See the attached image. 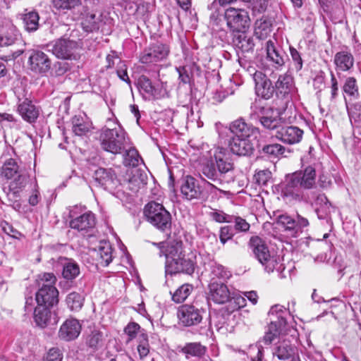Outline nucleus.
Listing matches in <instances>:
<instances>
[{
    "instance_id": "f257e3e1",
    "label": "nucleus",
    "mask_w": 361,
    "mask_h": 361,
    "mask_svg": "<svg viewBox=\"0 0 361 361\" xmlns=\"http://www.w3.org/2000/svg\"><path fill=\"white\" fill-rule=\"evenodd\" d=\"M123 154V171L118 176V181L128 190V195L135 194L146 184V175L136 169L142 161L137 149L131 145L130 140L125 130L114 117V154Z\"/></svg>"
},
{
    "instance_id": "f03ea898",
    "label": "nucleus",
    "mask_w": 361,
    "mask_h": 361,
    "mask_svg": "<svg viewBox=\"0 0 361 361\" xmlns=\"http://www.w3.org/2000/svg\"><path fill=\"white\" fill-rule=\"evenodd\" d=\"M316 170L312 166H307L303 171L293 173L286 178V183L282 190V195L290 202L303 201L312 203L308 192L302 188L311 189L315 185Z\"/></svg>"
},
{
    "instance_id": "7ed1b4c3",
    "label": "nucleus",
    "mask_w": 361,
    "mask_h": 361,
    "mask_svg": "<svg viewBox=\"0 0 361 361\" xmlns=\"http://www.w3.org/2000/svg\"><path fill=\"white\" fill-rule=\"evenodd\" d=\"M233 168V163L228 150L217 147L213 149L211 163L203 166L202 173L207 178L221 183L222 178L231 172Z\"/></svg>"
},
{
    "instance_id": "20e7f679",
    "label": "nucleus",
    "mask_w": 361,
    "mask_h": 361,
    "mask_svg": "<svg viewBox=\"0 0 361 361\" xmlns=\"http://www.w3.org/2000/svg\"><path fill=\"white\" fill-rule=\"evenodd\" d=\"M250 246L255 258L264 267V270L271 273L276 270L280 278L286 277L285 267L281 263V258L274 253H271L265 242L258 236L252 237Z\"/></svg>"
},
{
    "instance_id": "39448f33",
    "label": "nucleus",
    "mask_w": 361,
    "mask_h": 361,
    "mask_svg": "<svg viewBox=\"0 0 361 361\" xmlns=\"http://www.w3.org/2000/svg\"><path fill=\"white\" fill-rule=\"evenodd\" d=\"M1 178L11 180L8 185V196L16 198L26 186L28 183V176L25 171L20 168L16 159L10 158L6 159L0 169Z\"/></svg>"
},
{
    "instance_id": "423d86ee",
    "label": "nucleus",
    "mask_w": 361,
    "mask_h": 361,
    "mask_svg": "<svg viewBox=\"0 0 361 361\" xmlns=\"http://www.w3.org/2000/svg\"><path fill=\"white\" fill-rule=\"evenodd\" d=\"M144 214L151 224L161 231H169L171 226V214L164 207L156 202L147 203L144 208Z\"/></svg>"
},
{
    "instance_id": "0eeeda50",
    "label": "nucleus",
    "mask_w": 361,
    "mask_h": 361,
    "mask_svg": "<svg viewBox=\"0 0 361 361\" xmlns=\"http://www.w3.org/2000/svg\"><path fill=\"white\" fill-rule=\"evenodd\" d=\"M286 310L282 305H275L271 307L269 312L270 324L262 339L265 345L271 344L286 326Z\"/></svg>"
},
{
    "instance_id": "6e6552de",
    "label": "nucleus",
    "mask_w": 361,
    "mask_h": 361,
    "mask_svg": "<svg viewBox=\"0 0 361 361\" xmlns=\"http://www.w3.org/2000/svg\"><path fill=\"white\" fill-rule=\"evenodd\" d=\"M50 50L57 58L66 60H77L80 58L82 44L80 42L61 37L49 45Z\"/></svg>"
},
{
    "instance_id": "1a4fd4ad",
    "label": "nucleus",
    "mask_w": 361,
    "mask_h": 361,
    "mask_svg": "<svg viewBox=\"0 0 361 361\" xmlns=\"http://www.w3.org/2000/svg\"><path fill=\"white\" fill-rule=\"evenodd\" d=\"M255 108L257 118L261 125L265 129L273 131L276 134L283 123L280 111L269 106H255Z\"/></svg>"
},
{
    "instance_id": "9d476101",
    "label": "nucleus",
    "mask_w": 361,
    "mask_h": 361,
    "mask_svg": "<svg viewBox=\"0 0 361 361\" xmlns=\"http://www.w3.org/2000/svg\"><path fill=\"white\" fill-rule=\"evenodd\" d=\"M227 26L233 32H245L250 25L248 13L243 9L227 8L224 15Z\"/></svg>"
},
{
    "instance_id": "9b49d317",
    "label": "nucleus",
    "mask_w": 361,
    "mask_h": 361,
    "mask_svg": "<svg viewBox=\"0 0 361 361\" xmlns=\"http://www.w3.org/2000/svg\"><path fill=\"white\" fill-rule=\"evenodd\" d=\"M78 207H74L69 211V226L78 231H89L96 224L95 216L91 212H85L80 215L78 213Z\"/></svg>"
},
{
    "instance_id": "f8f14e48",
    "label": "nucleus",
    "mask_w": 361,
    "mask_h": 361,
    "mask_svg": "<svg viewBox=\"0 0 361 361\" xmlns=\"http://www.w3.org/2000/svg\"><path fill=\"white\" fill-rule=\"evenodd\" d=\"M203 312L202 308L185 304L178 307L177 315L180 323L185 326H190L201 322Z\"/></svg>"
},
{
    "instance_id": "ddd939ff",
    "label": "nucleus",
    "mask_w": 361,
    "mask_h": 361,
    "mask_svg": "<svg viewBox=\"0 0 361 361\" xmlns=\"http://www.w3.org/2000/svg\"><path fill=\"white\" fill-rule=\"evenodd\" d=\"M169 53V47L161 43H156L145 49L140 56L142 63L150 64L165 59Z\"/></svg>"
},
{
    "instance_id": "4468645a",
    "label": "nucleus",
    "mask_w": 361,
    "mask_h": 361,
    "mask_svg": "<svg viewBox=\"0 0 361 361\" xmlns=\"http://www.w3.org/2000/svg\"><path fill=\"white\" fill-rule=\"evenodd\" d=\"M196 264L195 255L192 253L188 255H183L175 262L170 264V267L166 270V273L171 275L178 273L191 275L195 271Z\"/></svg>"
},
{
    "instance_id": "2eb2a0df",
    "label": "nucleus",
    "mask_w": 361,
    "mask_h": 361,
    "mask_svg": "<svg viewBox=\"0 0 361 361\" xmlns=\"http://www.w3.org/2000/svg\"><path fill=\"white\" fill-rule=\"evenodd\" d=\"M158 247L159 255L166 257V270L170 267V264L175 262L177 259L183 255V246L181 242H173L166 245L165 243H152Z\"/></svg>"
},
{
    "instance_id": "dca6fc26",
    "label": "nucleus",
    "mask_w": 361,
    "mask_h": 361,
    "mask_svg": "<svg viewBox=\"0 0 361 361\" xmlns=\"http://www.w3.org/2000/svg\"><path fill=\"white\" fill-rule=\"evenodd\" d=\"M303 133V130L297 126L282 123L274 136L284 144L295 145L302 140Z\"/></svg>"
},
{
    "instance_id": "f3484780",
    "label": "nucleus",
    "mask_w": 361,
    "mask_h": 361,
    "mask_svg": "<svg viewBox=\"0 0 361 361\" xmlns=\"http://www.w3.org/2000/svg\"><path fill=\"white\" fill-rule=\"evenodd\" d=\"M29 68L37 74H44L51 68V61L42 51H32L28 59Z\"/></svg>"
},
{
    "instance_id": "a211bd4d",
    "label": "nucleus",
    "mask_w": 361,
    "mask_h": 361,
    "mask_svg": "<svg viewBox=\"0 0 361 361\" xmlns=\"http://www.w3.org/2000/svg\"><path fill=\"white\" fill-rule=\"evenodd\" d=\"M334 64L337 75L342 73H351L355 66V58L350 51H338L334 56Z\"/></svg>"
},
{
    "instance_id": "6ab92c4d",
    "label": "nucleus",
    "mask_w": 361,
    "mask_h": 361,
    "mask_svg": "<svg viewBox=\"0 0 361 361\" xmlns=\"http://www.w3.org/2000/svg\"><path fill=\"white\" fill-rule=\"evenodd\" d=\"M255 90L257 96L263 99H270L274 92L271 81L262 71H256L253 74Z\"/></svg>"
},
{
    "instance_id": "aec40b11",
    "label": "nucleus",
    "mask_w": 361,
    "mask_h": 361,
    "mask_svg": "<svg viewBox=\"0 0 361 361\" xmlns=\"http://www.w3.org/2000/svg\"><path fill=\"white\" fill-rule=\"evenodd\" d=\"M82 329V326L76 319H67L60 326L58 332L59 338L64 341H71L76 339Z\"/></svg>"
},
{
    "instance_id": "412c9836",
    "label": "nucleus",
    "mask_w": 361,
    "mask_h": 361,
    "mask_svg": "<svg viewBox=\"0 0 361 361\" xmlns=\"http://www.w3.org/2000/svg\"><path fill=\"white\" fill-rule=\"evenodd\" d=\"M209 299L217 304H224L231 298L230 291L223 281H212L209 285Z\"/></svg>"
},
{
    "instance_id": "4be33fe9",
    "label": "nucleus",
    "mask_w": 361,
    "mask_h": 361,
    "mask_svg": "<svg viewBox=\"0 0 361 361\" xmlns=\"http://www.w3.org/2000/svg\"><path fill=\"white\" fill-rule=\"evenodd\" d=\"M39 288L35 295L38 305L53 307L59 302V291L56 287Z\"/></svg>"
},
{
    "instance_id": "5701e85b",
    "label": "nucleus",
    "mask_w": 361,
    "mask_h": 361,
    "mask_svg": "<svg viewBox=\"0 0 361 361\" xmlns=\"http://www.w3.org/2000/svg\"><path fill=\"white\" fill-rule=\"evenodd\" d=\"M180 192L188 200L199 198L202 193L198 181L191 176H186L182 179Z\"/></svg>"
},
{
    "instance_id": "b1692460",
    "label": "nucleus",
    "mask_w": 361,
    "mask_h": 361,
    "mask_svg": "<svg viewBox=\"0 0 361 361\" xmlns=\"http://www.w3.org/2000/svg\"><path fill=\"white\" fill-rule=\"evenodd\" d=\"M22 44L21 35L13 25L0 27V47Z\"/></svg>"
},
{
    "instance_id": "393cba45",
    "label": "nucleus",
    "mask_w": 361,
    "mask_h": 361,
    "mask_svg": "<svg viewBox=\"0 0 361 361\" xmlns=\"http://www.w3.org/2000/svg\"><path fill=\"white\" fill-rule=\"evenodd\" d=\"M229 130L233 134L232 137L249 139L257 130L256 128L245 123L243 118L233 121L230 124Z\"/></svg>"
},
{
    "instance_id": "a878e982",
    "label": "nucleus",
    "mask_w": 361,
    "mask_h": 361,
    "mask_svg": "<svg viewBox=\"0 0 361 361\" xmlns=\"http://www.w3.org/2000/svg\"><path fill=\"white\" fill-rule=\"evenodd\" d=\"M231 151L238 156L250 154L253 149V144L249 138L231 137L229 141Z\"/></svg>"
},
{
    "instance_id": "bb28decb",
    "label": "nucleus",
    "mask_w": 361,
    "mask_h": 361,
    "mask_svg": "<svg viewBox=\"0 0 361 361\" xmlns=\"http://www.w3.org/2000/svg\"><path fill=\"white\" fill-rule=\"evenodd\" d=\"M137 87L143 96L147 99H158L164 97L166 94V90L162 92L161 91L157 92L156 87L152 85L150 80L145 75H141L137 80Z\"/></svg>"
},
{
    "instance_id": "cd10ccee",
    "label": "nucleus",
    "mask_w": 361,
    "mask_h": 361,
    "mask_svg": "<svg viewBox=\"0 0 361 361\" xmlns=\"http://www.w3.org/2000/svg\"><path fill=\"white\" fill-rule=\"evenodd\" d=\"M18 111L21 117L29 123L35 122L39 113L38 108L27 99L18 104Z\"/></svg>"
},
{
    "instance_id": "c85d7f7f",
    "label": "nucleus",
    "mask_w": 361,
    "mask_h": 361,
    "mask_svg": "<svg viewBox=\"0 0 361 361\" xmlns=\"http://www.w3.org/2000/svg\"><path fill=\"white\" fill-rule=\"evenodd\" d=\"M278 94L283 97H288L294 91L293 77L288 73L279 75L275 84Z\"/></svg>"
},
{
    "instance_id": "c756f323",
    "label": "nucleus",
    "mask_w": 361,
    "mask_h": 361,
    "mask_svg": "<svg viewBox=\"0 0 361 361\" xmlns=\"http://www.w3.org/2000/svg\"><path fill=\"white\" fill-rule=\"evenodd\" d=\"M59 263L62 266V276L65 279L72 281L80 274V267L73 259L61 257Z\"/></svg>"
},
{
    "instance_id": "7c9ffc66",
    "label": "nucleus",
    "mask_w": 361,
    "mask_h": 361,
    "mask_svg": "<svg viewBox=\"0 0 361 361\" xmlns=\"http://www.w3.org/2000/svg\"><path fill=\"white\" fill-rule=\"evenodd\" d=\"M311 203L315 207V212L320 219H326L331 212L333 207L324 194H319Z\"/></svg>"
},
{
    "instance_id": "2f4dec72",
    "label": "nucleus",
    "mask_w": 361,
    "mask_h": 361,
    "mask_svg": "<svg viewBox=\"0 0 361 361\" xmlns=\"http://www.w3.org/2000/svg\"><path fill=\"white\" fill-rule=\"evenodd\" d=\"M49 307H50L38 305L37 307H35L34 311V319L38 326L44 328L51 323V312Z\"/></svg>"
},
{
    "instance_id": "473e14b6",
    "label": "nucleus",
    "mask_w": 361,
    "mask_h": 361,
    "mask_svg": "<svg viewBox=\"0 0 361 361\" xmlns=\"http://www.w3.org/2000/svg\"><path fill=\"white\" fill-rule=\"evenodd\" d=\"M294 354V348L289 341H282L277 343L273 350V355L279 360H286L289 359Z\"/></svg>"
},
{
    "instance_id": "72a5a7b5",
    "label": "nucleus",
    "mask_w": 361,
    "mask_h": 361,
    "mask_svg": "<svg viewBox=\"0 0 361 361\" xmlns=\"http://www.w3.org/2000/svg\"><path fill=\"white\" fill-rule=\"evenodd\" d=\"M266 50L267 58L273 62L274 65L278 67L284 65L283 55L281 51L276 49L274 42L272 40H269L266 43Z\"/></svg>"
},
{
    "instance_id": "f704fd0d",
    "label": "nucleus",
    "mask_w": 361,
    "mask_h": 361,
    "mask_svg": "<svg viewBox=\"0 0 361 361\" xmlns=\"http://www.w3.org/2000/svg\"><path fill=\"white\" fill-rule=\"evenodd\" d=\"M207 351V348L200 343H188L182 348L181 352L187 358L190 357H202Z\"/></svg>"
},
{
    "instance_id": "c9c22d12",
    "label": "nucleus",
    "mask_w": 361,
    "mask_h": 361,
    "mask_svg": "<svg viewBox=\"0 0 361 361\" xmlns=\"http://www.w3.org/2000/svg\"><path fill=\"white\" fill-rule=\"evenodd\" d=\"M105 341L104 335L103 332L97 329H93L87 335L85 338V343L88 347L93 350H97L98 348L104 345Z\"/></svg>"
},
{
    "instance_id": "e433bc0d",
    "label": "nucleus",
    "mask_w": 361,
    "mask_h": 361,
    "mask_svg": "<svg viewBox=\"0 0 361 361\" xmlns=\"http://www.w3.org/2000/svg\"><path fill=\"white\" fill-rule=\"evenodd\" d=\"M271 21L266 17H262L255 22V35L259 39H264L271 31Z\"/></svg>"
},
{
    "instance_id": "4c0bfd02",
    "label": "nucleus",
    "mask_w": 361,
    "mask_h": 361,
    "mask_svg": "<svg viewBox=\"0 0 361 361\" xmlns=\"http://www.w3.org/2000/svg\"><path fill=\"white\" fill-rule=\"evenodd\" d=\"M276 223L283 228L284 231L288 232L292 237L296 238L294 218L286 214H280L276 216Z\"/></svg>"
},
{
    "instance_id": "58836bf2",
    "label": "nucleus",
    "mask_w": 361,
    "mask_h": 361,
    "mask_svg": "<svg viewBox=\"0 0 361 361\" xmlns=\"http://www.w3.org/2000/svg\"><path fill=\"white\" fill-rule=\"evenodd\" d=\"M39 16L37 12L32 11L23 15V20L25 30L29 32L36 31L39 27Z\"/></svg>"
},
{
    "instance_id": "ea45409f",
    "label": "nucleus",
    "mask_w": 361,
    "mask_h": 361,
    "mask_svg": "<svg viewBox=\"0 0 361 361\" xmlns=\"http://www.w3.org/2000/svg\"><path fill=\"white\" fill-rule=\"evenodd\" d=\"M113 130L106 127L102 128L99 141L103 149L113 152Z\"/></svg>"
},
{
    "instance_id": "a19ab883",
    "label": "nucleus",
    "mask_w": 361,
    "mask_h": 361,
    "mask_svg": "<svg viewBox=\"0 0 361 361\" xmlns=\"http://www.w3.org/2000/svg\"><path fill=\"white\" fill-rule=\"evenodd\" d=\"M193 287L192 285L185 283L180 286L172 295V299L177 303L183 302L190 295Z\"/></svg>"
},
{
    "instance_id": "79ce46f5",
    "label": "nucleus",
    "mask_w": 361,
    "mask_h": 361,
    "mask_svg": "<svg viewBox=\"0 0 361 361\" xmlns=\"http://www.w3.org/2000/svg\"><path fill=\"white\" fill-rule=\"evenodd\" d=\"M72 123L73 131L78 136L85 135L90 129V124L83 121L82 118L79 116H74Z\"/></svg>"
},
{
    "instance_id": "37998d69",
    "label": "nucleus",
    "mask_w": 361,
    "mask_h": 361,
    "mask_svg": "<svg viewBox=\"0 0 361 361\" xmlns=\"http://www.w3.org/2000/svg\"><path fill=\"white\" fill-rule=\"evenodd\" d=\"M211 274L212 281H217L216 279L225 281L230 278L231 273L227 271L222 265L214 264L211 267Z\"/></svg>"
},
{
    "instance_id": "c03bdc74",
    "label": "nucleus",
    "mask_w": 361,
    "mask_h": 361,
    "mask_svg": "<svg viewBox=\"0 0 361 361\" xmlns=\"http://www.w3.org/2000/svg\"><path fill=\"white\" fill-rule=\"evenodd\" d=\"M83 297L76 292L69 293L66 300L68 307L72 311L79 310L83 305Z\"/></svg>"
},
{
    "instance_id": "a18cd8bd",
    "label": "nucleus",
    "mask_w": 361,
    "mask_h": 361,
    "mask_svg": "<svg viewBox=\"0 0 361 361\" xmlns=\"http://www.w3.org/2000/svg\"><path fill=\"white\" fill-rule=\"evenodd\" d=\"M235 44L243 52H248L252 50L255 46L253 39L250 37H247L244 32L235 38Z\"/></svg>"
},
{
    "instance_id": "49530a36",
    "label": "nucleus",
    "mask_w": 361,
    "mask_h": 361,
    "mask_svg": "<svg viewBox=\"0 0 361 361\" xmlns=\"http://www.w3.org/2000/svg\"><path fill=\"white\" fill-rule=\"evenodd\" d=\"M114 238L116 240L118 246V254L120 255L121 262L120 264L122 267H126L127 266L131 265V258L129 253L127 251L126 247L123 244L121 239L114 233Z\"/></svg>"
},
{
    "instance_id": "de8ad7c7",
    "label": "nucleus",
    "mask_w": 361,
    "mask_h": 361,
    "mask_svg": "<svg viewBox=\"0 0 361 361\" xmlns=\"http://www.w3.org/2000/svg\"><path fill=\"white\" fill-rule=\"evenodd\" d=\"M343 91L348 96L356 97L359 94V88L357 80L354 77H348L345 78L343 85Z\"/></svg>"
},
{
    "instance_id": "09e8293b",
    "label": "nucleus",
    "mask_w": 361,
    "mask_h": 361,
    "mask_svg": "<svg viewBox=\"0 0 361 361\" xmlns=\"http://www.w3.org/2000/svg\"><path fill=\"white\" fill-rule=\"evenodd\" d=\"M94 179L99 184L104 186V188H106L108 185H111L113 183L111 173L103 168H100L95 171Z\"/></svg>"
},
{
    "instance_id": "8fccbe9b",
    "label": "nucleus",
    "mask_w": 361,
    "mask_h": 361,
    "mask_svg": "<svg viewBox=\"0 0 361 361\" xmlns=\"http://www.w3.org/2000/svg\"><path fill=\"white\" fill-rule=\"evenodd\" d=\"M100 265L107 267L112 261V248L109 244L99 246Z\"/></svg>"
},
{
    "instance_id": "3c124183",
    "label": "nucleus",
    "mask_w": 361,
    "mask_h": 361,
    "mask_svg": "<svg viewBox=\"0 0 361 361\" xmlns=\"http://www.w3.org/2000/svg\"><path fill=\"white\" fill-rule=\"evenodd\" d=\"M83 30L87 32H93L99 29V23L95 14L89 13L81 23Z\"/></svg>"
},
{
    "instance_id": "603ef678",
    "label": "nucleus",
    "mask_w": 361,
    "mask_h": 361,
    "mask_svg": "<svg viewBox=\"0 0 361 361\" xmlns=\"http://www.w3.org/2000/svg\"><path fill=\"white\" fill-rule=\"evenodd\" d=\"M286 148L278 143L266 145L262 149L264 154L272 157H278L283 154Z\"/></svg>"
},
{
    "instance_id": "864d4df0",
    "label": "nucleus",
    "mask_w": 361,
    "mask_h": 361,
    "mask_svg": "<svg viewBox=\"0 0 361 361\" xmlns=\"http://www.w3.org/2000/svg\"><path fill=\"white\" fill-rule=\"evenodd\" d=\"M295 220V233L296 237H298L301 233L307 230V228L309 226L310 223L307 219L302 216L300 214L297 213Z\"/></svg>"
},
{
    "instance_id": "5fc2aeb1",
    "label": "nucleus",
    "mask_w": 361,
    "mask_h": 361,
    "mask_svg": "<svg viewBox=\"0 0 361 361\" xmlns=\"http://www.w3.org/2000/svg\"><path fill=\"white\" fill-rule=\"evenodd\" d=\"M56 281V277L52 273H44L39 276V286L40 288H44V286H48L49 288L55 287Z\"/></svg>"
},
{
    "instance_id": "6e6d98bb",
    "label": "nucleus",
    "mask_w": 361,
    "mask_h": 361,
    "mask_svg": "<svg viewBox=\"0 0 361 361\" xmlns=\"http://www.w3.org/2000/svg\"><path fill=\"white\" fill-rule=\"evenodd\" d=\"M79 2L80 0H53V5L57 9H71Z\"/></svg>"
},
{
    "instance_id": "4d7b16f0",
    "label": "nucleus",
    "mask_w": 361,
    "mask_h": 361,
    "mask_svg": "<svg viewBox=\"0 0 361 361\" xmlns=\"http://www.w3.org/2000/svg\"><path fill=\"white\" fill-rule=\"evenodd\" d=\"M250 356L252 361H262L263 357V347L262 345L255 344L250 346Z\"/></svg>"
},
{
    "instance_id": "13d9d810",
    "label": "nucleus",
    "mask_w": 361,
    "mask_h": 361,
    "mask_svg": "<svg viewBox=\"0 0 361 361\" xmlns=\"http://www.w3.org/2000/svg\"><path fill=\"white\" fill-rule=\"evenodd\" d=\"M116 74L119 79L126 82L130 87V80L127 73V66L123 61H119L117 64Z\"/></svg>"
},
{
    "instance_id": "bf43d9fd",
    "label": "nucleus",
    "mask_w": 361,
    "mask_h": 361,
    "mask_svg": "<svg viewBox=\"0 0 361 361\" xmlns=\"http://www.w3.org/2000/svg\"><path fill=\"white\" fill-rule=\"evenodd\" d=\"M210 216L212 219L218 222V223H232L233 217L232 216L228 215L223 212L222 211H214L210 213Z\"/></svg>"
},
{
    "instance_id": "052dcab7",
    "label": "nucleus",
    "mask_w": 361,
    "mask_h": 361,
    "mask_svg": "<svg viewBox=\"0 0 361 361\" xmlns=\"http://www.w3.org/2000/svg\"><path fill=\"white\" fill-rule=\"evenodd\" d=\"M233 222L234 223V228L236 231L238 232H246L250 228V224L246 221L245 219L240 216H233Z\"/></svg>"
},
{
    "instance_id": "680f3d73",
    "label": "nucleus",
    "mask_w": 361,
    "mask_h": 361,
    "mask_svg": "<svg viewBox=\"0 0 361 361\" xmlns=\"http://www.w3.org/2000/svg\"><path fill=\"white\" fill-rule=\"evenodd\" d=\"M348 115L350 120H354L355 122L361 121V104L356 103L348 108Z\"/></svg>"
},
{
    "instance_id": "e2e57ef3",
    "label": "nucleus",
    "mask_w": 361,
    "mask_h": 361,
    "mask_svg": "<svg viewBox=\"0 0 361 361\" xmlns=\"http://www.w3.org/2000/svg\"><path fill=\"white\" fill-rule=\"evenodd\" d=\"M290 54L293 62L294 68L296 71H299L302 68V59L300 53L294 48L290 47Z\"/></svg>"
},
{
    "instance_id": "0e129e2a",
    "label": "nucleus",
    "mask_w": 361,
    "mask_h": 361,
    "mask_svg": "<svg viewBox=\"0 0 361 361\" xmlns=\"http://www.w3.org/2000/svg\"><path fill=\"white\" fill-rule=\"evenodd\" d=\"M233 236V229L231 226H223L220 229L219 238L222 244H225Z\"/></svg>"
},
{
    "instance_id": "69168bd1",
    "label": "nucleus",
    "mask_w": 361,
    "mask_h": 361,
    "mask_svg": "<svg viewBox=\"0 0 361 361\" xmlns=\"http://www.w3.org/2000/svg\"><path fill=\"white\" fill-rule=\"evenodd\" d=\"M255 178L259 185H266L271 178V172L268 170L259 171L255 175Z\"/></svg>"
},
{
    "instance_id": "338daca9",
    "label": "nucleus",
    "mask_w": 361,
    "mask_h": 361,
    "mask_svg": "<svg viewBox=\"0 0 361 361\" xmlns=\"http://www.w3.org/2000/svg\"><path fill=\"white\" fill-rule=\"evenodd\" d=\"M140 326L137 323L131 322L128 324L125 328V333L129 336L128 340H132L136 336L137 331L140 329Z\"/></svg>"
},
{
    "instance_id": "774afa93",
    "label": "nucleus",
    "mask_w": 361,
    "mask_h": 361,
    "mask_svg": "<svg viewBox=\"0 0 361 361\" xmlns=\"http://www.w3.org/2000/svg\"><path fill=\"white\" fill-rule=\"evenodd\" d=\"M62 355L60 350L56 348H51L46 357V361H61Z\"/></svg>"
}]
</instances>
